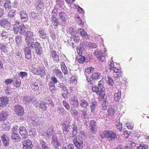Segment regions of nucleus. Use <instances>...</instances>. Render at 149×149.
<instances>
[{
  "instance_id": "obj_1",
  "label": "nucleus",
  "mask_w": 149,
  "mask_h": 149,
  "mask_svg": "<svg viewBox=\"0 0 149 149\" xmlns=\"http://www.w3.org/2000/svg\"><path fill=\"white\" fill-rule=\"evenodd\" d=\"M100 136L102 138H105L110 141L115 140L117 137L116 133L111 130H105L100 134Z\"/></svg>"
},
{
  "instance_id": "obj_2",
  "label": "nucleus",
  "mask_w": 149,
  "mask_h": 149,
  "mask_svg": "<svg viewBox=\"0 0 149 149\" xmlns=\"http://www.w3.org/2000/svg\"><path fill=\"white\" fill-rule=\"evenodd\" d=\"M76 148L81 149L83 147V141L82 137L78 136L75 137L72 140Z\"/></svg>"
},
{
  "instance_id": "obj_3",
  "label": "nucleus",
  "mask_w": 149,
  "mask_h": 149,
  "mask_svg": "<svg viewBox=\"0 0 149 149\" xmlns=\"http://www.w3.org/2000/svg\"><path fill=\"white\" fill-rule=\"evenodd\" d=\"M101 75V74L100 73L94 72L92 74L90 78L86 76V80L88 82L90 83V84H93V81L100 79Z\"/></svg>"
},
{
  "instance_id": "obj_4",
  "label": "nucleus",
  "mask_w": 149,
  "mask_h": 149,
  "mask_svg": "<svg viewBox=\"0 0 149 149\" xmlns=\"http://www.w3.org/2000/svg\"><path fill=\"white\" fill-rule=\"evenodd\" d=\"M34 39V38H27L25 39V41L27 43V47H29L31 48H33L34 47L36 50V52H37V45L36 44V43H37V42H35L34 44V41H35V40Z\"/></svg>"
},
{
  "instance_id": "obj_5",
  "label": "nucleus",
  "mask_w": 149,
  "mask_h": 149,
  "mask_svg": "<svg viewBox=\"0 0 149 149\" xmlns=\"http://www.w3.org/2000/svg\"><path fill=\"white\" fill-rule=\"evenodd\" d=\"M14 110L15 114L18 116H23L24 114V109L19 104H17L15 106Z\"/></svg>"
},
{
  "instance_id": "obj_6",
  "label": "nucleus",
  "mask_w": 149,
  "mask_h": 149,
  "mask_svg": "<svg viewBox=\"0 0 149 149\" xmlns=\"http://www.w3.org/2000/svg\"><path fill=\"white\" fill-rule=\"evenodd\" d=\"M13 22H10V20H8V18H2L0 19V25L4 28H8L10 26V24L13 23Z\"/></svg>"
},
{
  "instance_id": "obj_7",
  "label": "nucleus",
  "mask_w": 149,
  "mask_h": 149,
  "mask_svg": "<svg viewBox=\"0 0 149 149\" xmlns=\"http://www.w3.org/2000/svg\"><path fill=\"white\" fill-rule=\"evenodd\" d=\"M22 100L25 104H28L31 102L34 105L36 104L35 106H36V104L37 103V102L36 101H34L35 100V99L34 98L32 99L30 96H24L23 97Z\"/></svg>"
},
{
  "instance_id": "obj_8",
  "label": "nucleus",
  "mask_w": 149,
  "mask_h": 149,
  "mask_svg": "<svg viewBox=\"0 0 149 149\" xmlns=\"http://www.w3.org/2000/svg\"><path fill=\"white\" fill-rule=\"evenodd\" d=\"M89 127L91 133L93 134L95 133L97 130L96 121L94 120H91L90 121Z\"/></svg>"
},
{
  "instance_id": "obj_9",
  "label": "nucleus",
  "mask_w": 149,
  "mask_h": 149,
  "mask_svg": "<svg viewBox=\"0 0 149 149\" xmlns=\"http://www.w3.org/2000/svg\"><path fill=\"white\" fill-rule=\"evenodd\" d=\"M1 138L3 146L5 147L8 146L9 144V136L5 134H3L1 136Z\"/></svg>"
},
{
  "instance_id": "obj_10",
  "label": "nucleus",
  "mask_w": 149,
  "mask_h": 149,
  "mask_svg": "<svg viewBox=\"0 0 149 149\" xmlns=\"http://www.w3.org/2000/svg\"><path fill=\"white\" fill-rule=\"evenodd\" d=\"M69 102L75 108H77L79 106L78 99L76 96H74L71 97L69 100Z\"/></svg>"
},
{
  "instance_id": "obj_11",
  "label": "nucleus",
  "mask_w": 149,
  "mask_h": 149,
  "mask_svg": "<svg viewBox=\"0 0 149 149\" xmlns=\"http://www.w3.org/2000/svg\"><path fill=\"white\" fill-rule=\"evenodd\" d=\"M22 143L23 149H31L33 145L30 140L29 139L24 140Z\"/></svg>"
},
{
  "instance_id": "obj_12",
  "label": "nucleus",
  "mask_w": 149,
  "mask_h": 149,
  "mask_svg": "<svg viewBox=\"0 0 149 149\" xmlns=\"http://www.w3.org/2000/svg\"><path fill=\"white\" fill-rule=\"evenodd\" d=\"M19 14L20 15L21 21L24 22H26L28 20L29 17L26 12L24 10L21 11Z\"/></svg>"
},
{
  "instance_id": "obj_13",
  "label": "nucleus",
  "mask_w": 149,
  "mask_h": 149,
  "mask_svg": "<svg viewBox=\"0 0 149 149\" xmlns=\"http://www.w3.org/2000/svg\"><path fill=\"white\" fill-rule=\"evenodd\" d=\"M82 45L86 48H95L97 47V44L95 43L88 42L86 41H84L82 43Z\"/></svg>"
},
{
  "instance_id": "obj_14",
  "label": "nucleus",
  "mask_w": 149,
  "mask_h": 149,
  "mask_svg": "<svg viewBox=\"0 0 149 149\" xmlns=\"http://www.w3.org/2000/svg\"><path fill=\"white\" fill-rule=\"evenodd\" d=\"M112 70H113L114 73H116V74H114L113 75L115 79L122 77L123 72L121 69L118 68L116 67L113 69Z\"/></svg>"
},
{
  "instance_id": "obj_15",
  "label": "nucleus",
  "mask_w": 149,
  "mask_h": 149,
  "mask_svg": "<svg viewBox=\"0 0 149 149\" xmlns=\"http://www.w3.org/2000/svg\"><path fill=\"white\" fill-rule=\"evenodd\" d=\"M9 100L6 97H0V107H4L8 104Z\"/></svg>"
},
{
  "instance_id": "obj_16",
  "label": "nucleus",
  "mask_w": 149,
  "mask_h": 149,
  "mask_svg": "<svg viewBox=\"0 0 149 149\" xmlns=\"http://www.w3.org/2000/svg\"><path fill=\"white\" fill-rule=\"evenodd\" d=\"M63 132L64 134H67L69 131L70 125L66 121H65L62 124Z\"/></svg>"
},
{
  "instance_id": "obj_17",
  "label": "nucleus",
  "mask_w": 149,
  "mask_h": 149,
  "mask_svg": "<svg viewBox=\"0 0 149 149\" xmlns=\"http://www.w3.org/2000/svg\"><path fill=\"white\" fill-rule=\"evenodd\" d=\"M16 11L13 9L11 10L8 13V17L7 18L8 20H10V22H13L15 21V18L14 17L15 13Z\"/></svg>"
},
{
  "instance_id": "obj_18",
  "label": "nucleus",
  "mask_w": 149,
  "mask_h": 149,
  "mask_svg": "<svg viewBox=\"0 0 149 149\" xmlns=\"http://www.w3.org/2000/svg\"><path fill=\"white\" fill-rule=\"evenodd\" d=\"M52 139L51 143L54 147L56 148L61 146V144L58 142L57 136L56 135L52 136Z\"/></svg>"
},
{
  "instance_id": "obj_19",
  "label": "nucleus",
  "mask_w": 149,
  "mask_h": 149,
  "mask_svg": "<svg viewBox=\"0 0 149 149\" xmlns=\"http://www.w3.org/2000/svg\"><path fill=\"white\" fill-rule=\"evenodd\" d=\"M20 134L24 139L26 138L28 136V132L26 128L24 127H21L19 129Z\"/></svg>"
},
{
  "instance_id": "obj_20",
  "label": "nucleus",
  "mask_w": 149,
  "mask_h": 149,
  "mask_svg": "<svg viewBox=\"0 0 149 149\" xmlns=\"http://www.w3.org/2000/svg\"><path fill=\"white\" fill-rule=\"evenodd\" d=\"M50 54L51 57L54 62L55 63H58L59 61V56L55 51L54 50L51 51Z\"/></svg>"
},
{
  "instance_id": "obj_21",
  "label": "nucleus",
  "mask_w": 149,
  "mask_h": 149,
  "mask_svg": "<svg viewBox=\"0 0 149 149\" xmlns=\"http://www.w3.org/2000/svg\"><path fill=\"white\" fill-rule=\"evenodd\" d=\"M13 83L14 86L17 88H19L21 85V82L20 79L17 77V75L13 76Z\"/></svg>"
},
{
  "instance_id": "obj_22",
  "label": "nucleus",
  "mask_w": 149,
  "mask_h": 149,
  "mask_svg": "<svg viewBox=\"0 0 149 149\" xmlns=\"http://www.w3.org/2000/svg\"><path fill=\"white\" fill-rule=\"evenodd\" d=\"M11 137L13 141L15 142H19L21 140V138L20 135L18 134L15 132H12Z\"/></svg>"
},
{
  "instance_id": "obj_23",
  "label": "nucleus",
  "mask_w": 149,
  "mask_h": 149,
  "mask_svg": "<svg viewBox=\"0 0 149 149\" xmlns=\"http://www.w3.org/2000/svg\"><path fill=\"white\" fill-rule=\"evenodd\" d=\"M105 94V88L102 86V87L101 88L100 91L98 95H99L98 96V100L100 101H101L104 99V96Z\"/></svg>"
},
{
  "instance_id": "obj_24",
  "label": "nucleus",
  "mask_w": 149,
  "mask_h": 149,
  "mask_svg": "<svg viewBox=\"0 0 149 149\" xmlns=\"http://www.w3.org/2000/svg\"><path fill=\"white\" fill-rule=\"evenodd\" d=\"M8 114L6 111H3L0 113V122H4L7 118Z\"/></svg>"
},
{
  "instance_id": "obj_25",
  "label": "nucleus",
  "mask_w": 149,
  "mask_h": 149,
  "mask_svg": "<svg viewBox=\"0 0 149 149\" xmlns=\"http://www.w3.org/2000/svg\"><path fill=\"white\" fill-rule=\"evenodd\" d=\"M72 30H73L71 29ZM70 33L72 35V36L74 37V40L77 42H79L80 41V38L79 36H77L78 33L76 31L72 30V31L70 32Z\"/></svg>"
},
{
  "instance_id": "obj_26",
  "label": "nucleus",
  "mask_w": 149,
  "mask_h": 149,
  "mask_svg": "<svg viewBox=\"0 0 149 149\" xmlns=\"http://www.w3.org/2000/svg\"><path fill=\"white\" fill-rule=\"evenodd\" d=\"M51 21L54 28L55 29H57L59 23L57 18L54 15L52 16L51 17Z\"/></svg>"
},
{
  "instance_id": "obj_27",
  "label": "nucleus",
  "mask_w": 149,
  "mask_h": 149,
  "mask_svg": "<svg viewBox=\"0 0 149 149\" xmlns=\"http://www.w3.org/2000/svg\"><path fill=\"white\" fill-rule=\"evenodd\" d=\"M78 31L79 33L83 38H85L86 39H89V37L88 35L84 29L79 28L78 29Z\"/></svg>"
},
{
  "instance_id": "obj_28",
  "label": "nucleus",
  "mask_w": 149,
  "mask_h": 149,
  "mask_svg": "<svg viewBox=\"0 0 149 149\" xmlns=\"http://www.w3.org/2000/svg\"><path fill=\"white\" fill-rule=\"evenodd\" d=\"M29 47H26L24 49V52L26 58L27 59H30L31 58V50Z\"/></svg>"
},
{
  "instance_id": "obj_29",
  "label": "nucleus",
  "mask_w": 149,
  "mask_h": 149,
  "mask_svg": "<svg viewBox=\"0 0 149 149\" xmlns=\"http://www.w3.org/2000/svg\"><path fill=\"white\" fill-rule=\"evenodd\" d=\"M53 71V73L58 78L61 79L63 78V74L60 70L55 69Z\"/></svg>"
},
{
  "instance_id": "obj_30",
  "label": "nucleus",
  "mask_w": 149,
  "mask_h": 149,
  "mask_svg": "<svg viewBox=\"0 0 149 149\" xmlns=\"http://www.w3.org/2000/svg\"><path fill=\"white\" fill-rule=\"evenodd\" d=\"M13 31L15 34H17L19 31V22H16L15 21L13 22Z\"/></svg>"
},
{
  "instance_id": "obj_31",
  "label": "nucleus",
  "mask_w": 149,
  "mask_h": 149,
  "mask_svg": "<svg viewBox=\"0 0 149 149\" xmlns=\"http://www.w3.org/2000/svg\"><path fill=\"white\" fill-rule=\"evenodd\" d=\"M0 51L5 53H7L8 52V48L6 44L3 43H0Z\"/></svg>"
},
{
  "instance_id": "obj_32",
  "label": "nucleus",
  "mask_w": 149,
  "mask_h": 149,
  "mask_svg": "<svg viewBox=\"0 0 149 149\" xmlns=\"http://www.w3.org/2000/svg\"><path fill=\"white\" fill-rule=\"evenodd\" d=\"M100 53H101L98 52L97 51H96L95 52L94 54L99 61L102 62L104 61L105 58L104 56L101 55L100 54Z\"/></svg>"
},
{
  "instance_id": "obj_33",
  "label": "nucleus",
  "mask_w": 149,
  "mask_h": 149,
  "mask_svg": "<svg viewBox=\"0 0 149 149\" xmlns=\"http://www.w3.org/2000/svg\"><path fill=\"white\" fill-rule=\"evenodd\" d=\"M15 41L18 47L16 48L17 49H18L19 47H20L21 44L22 43L21 37V36L19 35H17L15 37Z\"/></svg>"
},
{
  "instance_id": "obj_34",
  "label": "nucleus",
  "mask_w": 149,
  "mask_h": 149,
  "mask_svg": "<svg viewBox=\"0 0 149 149\" xmlns=\"http://www.w3.org/2000/svg\"><path fill=\"white\" fill-rule=\"evenodd\" d=\"M75 19L78 24L81 27H83L84 23L78 15H77L75 17Z\"/></svg>"
},
{
  "instance_id": "obj_35",
  "label": "nucleus",
  "mask_w": 149,
  "mask_h": 149,
  "mask_svg": "<svg viewBox=\"0 0 149 149\" xmlns=\"http://www.w3.org/2000/svg\"><path fill=\"white\" fill-rule=\"evenodd\" d=\"M121 91L118 90L114 94V100L116 102H118L120 100L121 97Z\"/></svg>"
},
{
  "instance_id": "obj_36",
  "label": "nucleus",
  "mask_w": 149,
  "mask_h": 149,
  "mask_svg": "<svg viewBox=\"0 0 149 149\" xmlns=\"http://www.w3.org/2000/svg\"><path fill=\"white\" fill-rule=\"evenodd\" d=\"M59 18L62 22H66V13L64 12H61L59 13Z\"/></svg>"
},
{
  "instance_id": "obj_37",
  "label": "nucleus",
  "mask_w": 149,
  "mask_h": 149,
  "mask_svg": "<svg viewBox=\"0 0 149 149\" xmlns=\"http://www.w3.org/2000/svg\"><path fill=\"white\" fill-rule=\"evenodd\" d=\"M61 66L62 71L64 74L65 75L67 74L68 73L67 69L64 62L61 63Z\"/></svg>"
},
{
  "instance_id": "obj_38",
  "label": "nucleus",
  "mask_w": 149,
  "mask_h": 149,
  "mask_svg": "<svg viewBox=\"0 0 149 149\" xmlns=\"http://www.w3.org/2000/svg\"><path fill=\"white\" fill-rule=\"evenodd\" d=\"M28 26L27 25L24 26V24L19 25V33L21 34H23L26 32L25 29H27Z\"/></svg>"
},
{
  "instance_id": "obj_39",
  "label": "nucleus",
  "mask_w": 149,
  "mask_h": 149,
  "mask_svg": "<svg viewBox=\"0 0 149 149\" xmlns=\"http://www.w3.org/2000/svg\"><path fill=\"white\" fill-rule=\"evenodd\" d=\"M47 103L46 102H41L40 103L39 107L42 110H45L47 108Z\"/></svg>"
},
{
  "instance_id": "obj_40",
  "label": "nucleus",
  "mask_w": 149,
  "mask_h": 149,
  "mask_svg": "<svg viewBox=\"0 0 149 149\" xmlns=\"http://www.w3.org/2000/svg\"><path fill=\"white\" fill-rule=\"evenodd\" d=\"M4 6L6 10L10 9L11 7L10 2L9 1H6L4 4Z\"/></svg>"
},
{
  "instance_id": "obj_41",
  "label": "nucleus",
  "mask_w": 149,
  "mask_h": 149,
  "mask_svg": "<svg viewBox=\"0 0 149 149\" xmlns=\"http://www.w3.org/2000/svg\"><path fill=\"white\" fill-rule=\"evenodd\" d=\"M80 104L81 107L85 108L87 106L88 103L86 100L83 99L80 100Z\"/></svg>"
},
{
  "instance_id": "obj_42",
  "label": "nucleus",
  "mask_w": 149,
  "mask_h": 149,
  "mask_svg": "<svg viewBox=\"0 0 149 149\" xmlns=\"http://www.w3.org/2000/svg\"><path fill=\"white\" fill-rule=\"evenodd\" d=\"M25 36L26 38H34V36L33 35V32L30 31H27L26 32Z\"/></svg>"
},
{
  "instance_id": "obj_43",
  "label": "nucleus",
  "mask_w": 149,
  "mask_h": 149,
  "mask_svg": "<svg viewBox=\"0 0 149 149\" xmlns=\"http://www.w3.org/2000/svg\"><path fill=\"white\" fill-rule=\"evenodd\" d=\"M2 127L6 131L8 130L10 128V124L6 122V123H3L2 125Z\"/></svg>"
},
{
  "instance_id": "obj_44",
  "label": "nucleus",
  "mask_w": 149,
  "mask_h": 149,
  "mask_svg": "<svg viewBox=\"0 0 149 149\" xmlns=\"http://www.w3.org/2000/svg\"><path fill=\"white\" fill-rule=\"evenodd\" d=\"M92 90L93 92L97 94H99V89L97 86L95 85H93L92 86Z\"/></svg>"
},
{
  "instance_id": "obj_45",
  "label": "nucleus",
  "mask_w": 149,
  "mask_h": 149,
  "mask_svg": "<svg viewBox=\"0 0 149 149\" xmlns=\"http://www.w3.org/2000/svg\"><path fill=\"white\" fill-rule=\"evenodd\" d=\"M54 132V130L53 127L50 126L48 128L47 131V133L48 135L52 134Z\"/></svg>"
},
{
  "instance_id": "obj_46",
  "label": "nucleus",
  "mask_w": 149,
  "mask_h": 149,
  "mask_svg": "<svg viewBox=\"0 0 149 149\" xmlns=\"http://www.w3.org/2000/svg\"><path fill=\"white\" fill-rule=\"evenodd\" d=\"M95 69L94 68L90 67L86 69L85 72L87 74H90L94 71Z\"/></svg>"
},
{
  "instance_id": "obj_47",
  "label": "nucleus",
  "mask_w": 149,
  "mask_h": 149,
  "mask_svg": "<svg viewBox=\"0 0 149 149\" xmlns=\"http://www.w3.org/2000/svg\"><path fill=\"white\" fill-rule=\"evenodd\" d=\"M40 144L42 149H50L46 145V143L42 140L40 141Z\"/></svg>"
},
{
  "instance_id": "obj_48",
  "label": "nucleus",
  "mask_w": 149,
  "mask_h": 149,
  "mask_svg": "<svg viewBox=\"0 0 149 149\" xmlns=\"http://www.w3.org/2000/svg\"><path fill=\"white\" fill-rule=\"evenodd\" d=\"M73 131L72 132V137L75 136L77 135V126L74 125L73 128Z\"/></svg>"
},
{
  "instance_id": "obj_49",
  "label": "nucleus",
  "mask_w": 149,
  "mask_h": 149,
  "mask_svg": "<svg viewBox=\"0 0 149 149\" xmlns=\"http://www.w3.org/2000/svg\"><path fill=\"white\" fill-rule=\"evenodd\" d=\"M116 128L119 131H121L123 129L122 124L120 122H117L116 125Z\"/></svg>"
},
{
  "instance_id": "obj_50",
  "label": "nucleus",
  "mask_w": 149,
  "mask_h": 149,
  "mask_svg": "<svg viewBox=\"0 0 149 149\" xmlns=\"http://www.w3.org/2000/svg\"><path fill=\"white\" fill-rule=\"evenodd\" d=\"M86 58L84 56H79L78 59V61L80 63H83L84 62Z\"/></svg>"
},
{
  "instance_id": "obj_51",
  "label": "nucleus",
  "mask_w": 149,
  "mask_h": 149,
  "mask_svg": "<svg viewBox=\"0 0 149 149\" xmlns=\"http://www.w3.org/2000/svg\"><path fill=\"white\" fill-rule=\"evenodd\" d=\"M13 79H6L4 81V83L6 85L8 86L10 85L12 83H13Z\"/></svg>"
},
{
  "instance_id": "obj_52",
  "label": "nucleus",
  "mask_w": 149,
  "mask_h": 149,
  "mask_svg": "<svg viewBox=\"0 0 149 149\" xmlns=\"http://www.w3.org/2000/svg\"><path fill=\"white\" fill-rule=\"evenodd\" d=\"M63 106L68 110H69L70 109V106L69 104L65 100L63 101Z\"/></svg>"
},
{
  "instance_id": "obj_53",
  "label": "nucleus",
  "mask_w": 149,
  "mask_h": 149,
  "mask_svg": "<svg viewBox=\"0 0 149 149\" xmlns=\"http://www.w3.org/2000/svg\"><path fill=\"white\" fill-rule=\"evenodd\" d=\"M108 112V113L111 116L113 115L115 113V109L112 108H109Z\"/></svg>"
},
{
  "instance_id": "obj_54",
  "label": "nucleus",
  "mask_w": 149,
  "mask_h": 149,
  "mask_svg": "<svg viewBox=\"0 0 149 149\" xmlns=\"http://www.w3.org/2000/svg\"><path fill=\"white\" fill-rule=\"evenodd\" d=\"M108 80H107V83L109 85L112 86L114 83V81L110 76L107 77Z\"/></svg>"
},
{
  "instance_id": "obj_55",
  "label": "nucleus",
  "mask_w": 149,
  "mask_h": 149,
  "mask_svg": "<svg viewBox=\"0 0 149 149\" xmlns=\"http://www.w3.org/2000/svg\"><path fill=\"white\" fill-rule=\"evenodd\" d=\"M70 112L72 114L75 116H77L78 115V112L75 109L73 108H72L71 109Z\"/></svg>"
},
{
  "instance_id": "obj_56",
  "label": "nucleus",
  "mask_w": 149,
  "mask_h": 149,
  "mask_svg": "<svg viewBox=\"0 0 149 149\" xmlns=\"http://www.w3.org/2000/svg\"><path fill=\"white\" fill-rule=\"evenodd\" d=\"M49 90L52 92L54 90L55 86L54 84L51 82V83H49Z\"/></svg>"
},
{
  "instance_id": "obj_57",
  "label": "nucleus",
  "mask_w": 149,
  "mask_h": 149,
  "mask_svg": "<svg viewBox=\"0 0 149 149\" xmlns=\"http://www.w3.org/2000/svg\"><path fill=\"white\" fill-rule=\"evenodd\" d=\"M8 33L6 31H3L1 33V36L2 38L4 39H6L8 38Z\"/></svg>"
},
{
  "instance_id": "obj_58",
  "label": "nucleus",
  "mask_w": 149,
  "mask_h": 149,
  "mask_svg": "<svg viewBox=\"0 0 149 149\" xmlns=\"http://www.w3.org/2000/svg\"><path fill=\"white\" fill-rule=\"evenodd\" d=\"M127 127L129 130H132L134 127V125L132 123L128 122L126 124Z\"/></svg>"
},
{
  "instance_id": "obj_59",
  "label": "nucleus",
  "mask_w": 149,
  "mask_h": 149,
  "mask_svg": "<svg viewBox=\"0 0 149 149\" xmlns=\"http://www.w3.org/2000/svg\"><path fill=\"white\" fill-rule=\"evenodd\" d=\"M70 81L71 83L75 84L77 83V81L75 77L74 76H72L70 78Z\"/></svg>"
},
{
  "instance_id": "obj_60",
  "label": "nucleus",
  "mask_w": 149,
  "mask_h": 149,
  "mask_svg": "<svg viewBox=\"0 0 149 149\" xmlns=\"http://www.w3.org/2000/svg\"><path fill=\"white\" fill-rule=\"evenodd\" d=\"M32 19L33 20H35L36 22L37 20V14L34 12H33L31 13Z\"/></svg>"
},
{
  "instance_id": "obj_61",
  "label": "nucleus",
  "mask_w": 149,
  "mask_h": 149,
  "mask_svg": "<svg viewBox=\"0 0 149 149\" xmlns=\"http://www.w3.org/2000/svg\"><path fill=\"white\" fill-rule=\"evenodd\" d=\"M22 78L25 77L27 76V73L26 72H21L18 74Z\"/></svg>"
},
{
  "instance_id": "obj_62",
  "label": "nucleus",
  "mask_w": 149,
  "mask_h": 149,
  "mask_svg": "<svg viewBox=\"0 0 149 149\" xmlns=\"http://www.w3.org/2000/svg\"><path fill=\"white\" fill-rule=\"evenodd\" d=\"M42 48L39 43L38 42V55H40L42 53Z\"/></svg>"
},
{
  "instance_id": "obj_63",
  "label": "nucleus",
  "mask_w": 149,
  "mask_h": 149,
  "mask_svg": "<svg viewBox=\"0 0 149 149\" xmlns=\"http://www.w3.org/2000/svg\"><path fill=\"white\" fill-rule=\"evenodd\" d=\"M130 134V132L127 131H124V135L125 137L126 138H128Z\"/></svg>"
},
{
  "instance_id": "obj_64",
  "label": "nucleus",
  "mask_w": 149,
  "mask_h": 149,
  "mask_svg": "<svg viewBox=\"0 0 149 149\" xmlns=\"http://www.w3.org/2000/svg\"><path fill=\"white\" fill-rule=\"evenodd\" d=\"M95 106L96 104H95L94 103H91V105L90 107L92 112H93L95 111Z\"/></svg>"
}]
</instances>
